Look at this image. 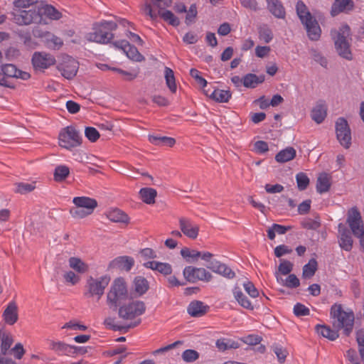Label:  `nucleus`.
<instances>
[{
  "label": "nucleus",
  "mask_w": 364,
  "mask_h": 364,
  "mask_svg": "<svg viewBox=\"0 0 364 364\" xmlns=\"http://www.w3.org/2000/svg\"><path fill=\"white\" fill-rule=\"evenodd\" d=\"M73 203L75 206L82 208L90 213H92L97 207V201L95 199L85 196L75 197Z\"/></svg>",
  "instance_id": "obj_20"
},
{
  "label": "nucleus",
  "mask_w": 364,
  "mask_h": 364,
  "mask_svg": "<svg viewBox=\"0 0 364 364\" xmlns=\"http://www.w3.org/2000/svg\"><path fill=\"white\" fill-rule=\"evenodd\" d=\"M326 107L323 104H318L311 111V118L316 123H321L326 117Z\"/></svg>",
  "instance_id": "obj_34"
},
{
  "label": "nucleus",
  "mask_w": 364,
  "mask_h": 364,
  "mask_svg": "<svg viewBox=\"0 0 364 364\" xmlns=\"http://www.w3.org/2000/svg\"><path fill=\"white\" fill-rule=\"evenodd\" d=\"M14 21L18 25H29L41 21V11L36 9L22 10L21 8L13 13Z\"/></svg>",
  "instance_id": "obj_10"
},
{
  "label": "nucleus",
  "mask_w": 364,
  "mask_h": 364,
  "mask_svg": "<svg viewBox=\"0 0 364 364\" xmlns=\"http://www.w3.org/2000/svg\"><path fill=\"white\" fill-rule=\"evenodd\" d=\"M296 151L294 148L289 146L281 150L276 156L275 160L279 163H285L294 159L296 156Z\"/></svg>",
  "instance_id": "obj_32"
},
{
  "label": "nucleus",
  "mask_w": 364,
  "mask_h": 364,
  "mask_svg": "<svg viewBox=\"0 0 364 364\" xmlns=\"http://www.w3.org/2000/svg\"><path fill=\"white\" fill-rule=\"evenodd\" d=\"M292 269L293 264L287 260L282 261L278 267L279 272L283 275L289 274L292 271Z\"/></svg>",
  "instance_id": "obj_61"
},
{
  "label": "nucleus",
  "mask_w": 364,
  "mask_h": 364,
  "mask_svg": "<svg viewBox=\"0 0 364 364\" xmlns=\"http://www.w3.org/2000/svg\"><path fill=\"white\" fill-rule=\"evenodd\" d=\"M346 357L352 364H360V360L358 356L357 352L355 349H349L346 351Z\"/></svg>",
  "instance_id": "obj_64"
},
{
  "label": "nucleus",
  "mask_w": 364,
  "mask_h": 364,
  "mask_svg": "<svg viewBox=\"0 0 364 364\" xmlns=\"http://www.w3.org/2000/svg\"><path fill=\"white\" fill-rule=\"evenodd\" d=\"M335 128L338 141L345 149H348L351 145V132L348 121L344 117L338 118Z\"/></svg>",
  "instance_id": "obj_9"
},
{
  "label": "nucleus",
  "mask_w": 364,
  "mask_h": 364,
  "mask_svg": "<svg viewBox=\"0 0 364 364\" xmlns=\"http://www.w3.org/2000/svg\"><path fill=\"white\" fill-rule=\"evenodd\" d=\"M171 0H152L151 3H149L152 8L156 7L159 11H161L166 7H169L171 5Z\"/></svg>",
  "instance_id": "obj_63"
},
{
  "label": "nucleus",
  "mask_w": 364,
  "mask_h": 364,
  "mask_svg": "<svg viewBox=\"0 0 364 364\" xmlns=\"http://www.w3.org/2000/svg\"><path fill=\"white\" fill-rule=\"evenodd\" d=\"M146 268L156 270L164 275H169L172 272L171 265L166 262H160L156 261H149L144 264Z\"/></svg>",
  "instance_id": "obj_24"
},
{
  "label": "nucleus",
  "mask_w": 364,
  "mask_h": 364,
  "mask_svg": "<svg viewBox=\"0 0 364 364\" xmlns=\"http://www.w3.org/2000/svg\"><path fill=\"white\" fill-rule=\"evenodd\" d=\"M331 186L330 179L326 173H321L317 178L316 191L319 193L327 192Z\"/></svg>",
  "instance_id": "obj_38"
},
{
  "label": "nucleus",
  "mask_w": 364,
  "mask_h": 364,
  "mask_svg": "<svg viewBox=\"0 0 364 364\" xmlns=\"http://www.w3.org/2000/svg\"><path fill=\"white\" fill-rule=\"evenodd\" d=\"M110 278L102 276L99 278L90 277L86 282L85 296L87 297H95L98 301L104 294L105 288L108 286Z\"/></svg>",
  "instance_id": "obj_6"
},
{
  "label": "nucleus",
  "mask_w": 364,
  "mask_h": 364,
  "mask_svg": "<svg viewBox=\"0 0 364 364\" xmlns=\"http://www.w3.org/2000/svg\"><path fill=\"white\" fill-rule=\"evenodd\" d=\"M353 8V1L352 0H335L333 4L331 14L336 16L338 14L352 10Z\"/></svg>",
  "instance_id": "obj_23"
},
{
  "label": "nucleus",
  "mask_w": 364,
  "mask_h": 364,
  "mask_svg": "<svg viewBox=\"0 0 364 364\" xmlns=\"http://www.w3.org/2000/svg\"><path fill=\"white\" fill-rule=\"evenodd\" d=\"M70 214L73 218L82 219L91 215L92 213L86 211V210L82 208L75 206L74 208H70Z\"/></svg>",
  "instance_id": "obj_53"
},
{
  "label": "nucleus",
  "mask_w": 364,
  "mask_h": 364,
  "mask_svg": "<svg viewBox=\"0 0 364 364\" xmlns=\"http://www.w3.org/2000/svg\"><path fill=\"white\" fill-rule=\"evenodd\" d=\"M243 287H244L245 291L252 298H257L259 296V291L252 282L247 281V282H244Z\"/></svg>",
  "instance_id": "obj_60"
},
{
  "label": "nucleus",
  "mask_w": 364,
  "mask_h": 364,
  "mask_svg": "<svg viewBox=\"0 0 364 364\" xmlns=\"http://www.w3.org/2000/svg\"><path fill=\"white\" fill-rule=\"evenodd\" d=\"M347 222L352 232L360 239V245L364 248V226L360 213L356 209H352Z\"/></svg>",
  "instance_id": "obj_11"
},
{
  "label": "nucleus",
  "mask_w": 364,
  "mask_h": 364,
  "mask_svg": "<svg viewBox=\"0 0 364 364\" xmlns=\"http://www.w3.org/2000/svg\"><path fill=\"white\" fill-rule=\"evenodd\" d=\"M272 349L276 354L279 362L283 363L288 355L287 350L279 345L273 346Z\"/></svg>",
  "instance_id": "obj_58"
},
{
  "label": "nucleus",
  "mask_w": 364,
  "mask_h": 364,
  "mask_svg": "<svg viewBox=\"0 0 364 364\" xmlns=\"http://www.w3.org/2000/svg\"><path fill=\"white\" fill-rule=\"evenodd\" d=\"M216 347L222 351H224L229 348H237L238 345L235 341H231L225 338H220L216 341Z\"/></svg>",
  "instance_id": "obj_49"
},
{
  "label": "nucleus",
  "mask_w": 364,
  "mask_h": 364,
  "mask_svg": "<svg viewBox=\"0 0 364 364\" xmlns=\"http://www.w3.org/2000/svg\"><path fill=\"white\" fill-rule=\"evenodd\" d=\"M144 11L152 20L156 19L157 17L160 16L164 21L168 22L171 26H178L180 23L178 18H177L171 11H156L148 2H146L144 4Z\"/></svg>",
  "instance_id": "obj_14"
},
{
  "label": "nucleus",
  "mask_w": 364,
  "mask_h": 364,
  "mask_svg": "<svg viewBox=\"0 0 364 364\" xmlns=\"http://www.w3.org/2000/svg\"><path fill=\"white\" fill-rule=\"evenodd\" d=\"M134 264V260L132 257L128 256H121L112 260L109 264L110 269H118L129 272Z\"/></svg>",
  "instance_id": "obj_18"
},
{
  "label": "nucleus",
  "mask_w": 364,
  "mask_h": 364,
  "mask_svg": "<svg viewBox=\"0 0 364 364\" xmlns=\"http://www.w3.org/2000/svg\"><path fill=\"white\" fill-rule=\"evenodd\" d=\"M233 296L235 300L237 301L239 305L242 307L249 309L253 310L254 306L252 304L251 301L248 299V298L243 294L242 290L238 287H235L232 290Z\"/></svg>",
  "instance_id": "obj_27"
},
{
  "label": "nucleus",
  "mask_w": 364,
  "mask_h": 364,
  "mask_svg": "<svg viewBox=\"0 0 364 364\" xmlns=\"http://www.w3.org/2000/svg\"><path fill=\"white\" fill-rule=\"evenodd\" d=\"M58 70L66 79H73L78 70V62L74 58L68 56L63 62L58 66Z\"/></svg>",
  "instance_id": "obj_16"
},
{
  "label": "nucleus",
  "mask_w": 364,
  "mask_h": 364,
  "mask_svg": "<svg viewBox=\"0 0 364 364\" xmlns=\"http://www.w3.org/2000/svg\"><path fill=\"white\" fill-rule=\"evenodd\" d=\"M264 81V75H257L255 74L249 73L245 75L242 78V84L245 87L255 88L259 84Z\"/></svg>",
  "instance_id": "obj_29"
},
{
  "label": "nucleus",
  "mask_w": 364,
  "mask_h": 364,
  "mask_svg": "<svg viewBox=\"0 0 364 364\" xmlns=\"http://www.w3.org/2000/svg\"><path fill=\"white\" fill-rule=\"evenodd\" d=\"M299 279L295 274H289L284 282V285L289 288H296L299 286Z\"/></svg>",
  "instance_id": "obj_62"
},
{
  "label": "nucleus",
  "mask_w": 364,
  "mask_h": 364,
  "mask_svg": "<svg viewBox=\"0 0 364 364\" xmlns=\"http://www.w3.org/2000/svg\"><path fill=\"white\" fill-rule=\"evenodd\" d=\"M207 267L228 279H232L235 277V273L229 267L217 260L211 261Z\"/></svg>",
  "instance_id": "obj_19"
},
{
  "label": "nucleus",
  "mask_w": 364,
  "mask_h": 364,
  "mask_svg": "<svg viewBox=\"0 0 364 364\" xmlns=\"http://www.w3.org/2000/svg\"><path fill=\"white\" fill-rule=\"evenodd\" d=\"M69 267L75 270L77 274H85L88 272L89 266L80 258L71 257L68 259Z\"/></svg>",
  "instance_id": "obj_28"
},
{
  "label": "nucleus",
  "mask_w": 364,
  "mask_h": 364,
  "mask_svg": "<svg viewBox=\"0 0 364 364\" xmlns=\"http://www.w3.org/2000/svg\"><path fill=\"white\" fill-rule=\"evenodd\" d=\"M70 174V169L67 166H58L54 171V180L57 182L63 181Z\"/></svg>",
  "instance_id": "obj_43"
},
{
  "label": "nucleus",
  "mask_w": 364,
  "mask_h": 364,
  "mask_svg": "<svg viewBox=\"0 0 364 364\" xmlns=\"http://www.w3.org/2000/svg\"><path fill=\"white\" fill-rule=\"evenodd\" d=\"M356 341L358 345V351L362 361L364 363V330L360 329L356 332Z\"/></svg>",
  "instance_id": "obj_52"
},
{
  "label": "nucleus",
  "mask_w": 364,
  "mask_h": 364,
  "mask_svg": "<svg viewBox=\"0 0 364 364\" xmlns=\"http://www.w3.org/2000/svg\"><path fill=\"white\" fill-rule=\"evenodd\" d=\"M43 43L53 50H59L63 45V40L52 33H49Z\"/></svg>",
  "instance_id": "obj_37"
},
{
  "label": "nucleus",
  "mask_w": 364,
  "mask_h": 364,
  "mask_svg": "<svg viewBox=\"0 0 364 364\" xmlns=\"http://www.w3.org/2000/svg\"><path fill=\"white\" fill-rule=\"evenodd\" d=\"M335 48L340 56L347 60L352 59L350 50V28L348 25L342 26L338 31H332Z\"/></svg>",
  "instance_id": "obj_3"
},
{
  "label": "nucleus",
  "mask_w": 364,
  "mask_h": 364,
  "mask_svg": "<svg viewBox=\"0 0 364 364\" xmlns=\"http://www.w3.org/2000/svg\"><path fill=\"white\" fill-rule=\"evenodd\" d=\"M204 93L217 102H228L232 95L229 90L220 89L214 90L210 94H209L208 90H204Z\"/></svg>",
  "instance_id": "obj_26"
},
{
  "label": "nucleus",
  "mask_w": 364,
  "mask_h": 364,
  "mask_svg": "<svg viewBox=\"0 0 364 364\" xmlns=\"http://www.w3.org/2000/svg\"><path fill=\"white\" fill-rule=\"evenodd\" d=\"M331 315L333 318H336L334 326L338 328H343L345 335L349 336L354 324L353 313L344 311L341 304H335L331 306Z\"/></svg>",
  "instance_id": "obj_5"
},
{
  "label": "nucleus",
  "mask_w": 364,
  "mask_h": 364,
  "mask_svg": "<svg viewBox=\"0 0 364 364\" xmlns=\"http://www.w3.org/2000/svg\"><path fill=\"white\" fill-rule=\"evenodd\" d=\"M199 358V353L192 349H188L182 353V358L186 363H191Z\"/></svg>",
  "instance_id": "obj_57"
},
{
  "label": "nucleus",
  "mask_w": 364,
  "mask_h": 364,
  "mask_svg": "<svg viewBox=\"0 0 364 364\" xmlns=\"http://www.w3.org/2000/svg\"><path fill=\"white\" fill-rule=\"evenodd\" d=\"M16 186V192L21 194L30 193L36 188L34 183H18Z\"/></svg>",
  "instance_id": "obj_56"
},
{
  "label": "nucleus",
  "mask_w": 364,
  "mask_h": 364,
  "mask_svg": "<svg viewBox=\"0 0 364 364\" xmlns=\"http://www.w3.org/2000/svg\"><path fill=\"white\" fill-rule=\"evenodd\" d=\"M269 11L278 18L285 17V9L279 0H267Z\"/></svg>",
  "instance_id": "obj_30"
},
{
  "label": "nucleus",
  "mask_w": 364,
  "mask_h": 364,
  "mask_svg": "<svg viewBox=\"0 0 364 364\" xmlns=\"http://www.w3.org/2000/svg\"><path fill=\"white\" fill-rule=\"evenodd\" d=\"M296 11L301 23L304 26L307 35L311 41H317L321 36V28L316 19L312 16L302 1H298Z\"/></svg>",
  "instance_id": "obj_2"
},
{
  "label": "nucleus",
  "mask_w": 364,
  "mask_h": 364,
  "mask_svg": "<svg viewBox=\"0 0 364 364\" xmlns=\"http://www.w3.org/2000/svg\"><path fill=\"white\" fill-rule=\"evenodd\" d=\"M183 274L185 279L191 283H196L198 281L208 282L213 277L212 274L205 269L192 266L185 267Z\"/></svg>",
  "instance_id": "obj_12"
},
{
  "label": "nucleus",
  "mask_w": 364,
  "mask_h": 364,
  "mask_svg": "<svg viewBox=\"0 0 364 364\" xmlns=\"http://www.w3.org/2000/svg\"><path fill=\"white\" fill-rule=\"evenodd\" d=\"M3 318L9 325H14L18 321V306L15 301L9 303L3 313Z\"/></svg>",
  "instance_id": "obj_21"
},
{
  "label": "nucleus",
  "mask_w": 364,
  "mask_h": 364,
  "mask_svg": "<svg viewBox=\"0 0 364 364\" xmlns=\"http://www.w3.org/2000/svg\"><path fill=\"white\" fill-rule=\"evenodd\" d=\"M16 33L27 48L35 49L38 46V43L32 38L31 33L27 29H18Z\"/></svg>",
  "instance_id": "obj_25"
},
{
  "label": "nucleus",
  "mask_w": 364,
  "mask_h": 364,
  "mask_svg": "<svg viewBox=\"0 0 364 364\" xmlns=\"http://www.w3.org/2000/svg\"><path fill=\"white\" fill-rule=\"evenodd\" d=\"M1 70L8 77H16L18 68L13 64H4L1 65Z\"/></svg>",
  "instance_id": "obj_55"
},
{
  "label": "nucleus",
  "mask_w": 364,
  "mask_h": 364,
  "mask_svg": "<svg viewBox=\"0 0 364 364\" xmlns=\"http://www.w3.org/2000/svg\"><path fill=\"white\" fill-rule=\"evenodd\" d=\"M258 32L259 38L266 43H269L273 38L272 30L266 25L260 26Z\"/></svg>",
  "instance_id": "obj_48"
},
{
  "label": "nucleus",
  "mask_w": 364,
  "mask_h": 364,
  "mask_svg": "<svg viewBox=\"0 0 364 364\" xmlns=\"http://www.w3.org/2000/svg\"><path fill=\"white\" fill-rule=\"evenodd\" d=\"M32 65L36 70H43L55 63V57L46 52H35L31 59Z\"/></svg>",
  "instance_id": "obj_13"
},
{
  "label": "nucleus",
  "mask_w": 364,
  "mask_h": 364,
  "mask_svg": "<svg viewBox=\"0 0 364 364\" xmlns=\"http://www.w3.org/2000/svg\"><path fill=\"white\" fill-rule=\"evenodd\" d=\"M128 298V291L125 281L122 278L114 279L107 294V302L111 309L117 307Z\"/></svg>",
  "instance_id": "obj_4"
},
{
  "label": "nucleus",
  "mask_w": 364,
  "mask_h": 364,
  "mask_svg": "<svg viewBox=\"0 0 364 364\" xmlns=\"http://www.w3.org/2000/svg\"><path fill=\"white\" fill-rule=\"evenodd\" d=\"M135 291L139 294H145L149 289V282L143 277H136L134 280Z\"/></svg>",
  "instance_id": "obj_42"
},
{
  "label": "nucleus",
  "mask_w": 364,
  "mask_h": 364,
  "mask_svg": "<svg viewBox=\"0 0 364 364\" xmlns=\"http://www.w3.org/2000/svg\"><path fill=\"white\" fill-rule=\"evenodd\" d=\"M139 195L144 203L154 204L155 203L157 192L152 188H143L139 191Z\"/></svg>",
  "instance_id": "obj_35"
},
{
  "label": "nucleus",
  "mask_w": 364,
  "mask_h": 364,
  "mask_svg": "<svg viewBox=\"0 0 364 364\" xmlns=\"http://www.w3.org/2000/svg\"><path fill=\"white\" fill-rule=\"evenodd\" d=\"M164 77L166 80V84L168 89L170 90V91L173 93H175L177 90V86L176 84L173 71L171 68L165 67Z\"/></svg>",
  "instance_id": "obj_40"
},
{
  "label": "nucleus",
  "mask_w": 364,
  "mask_h": 364,
  "mask_svg": "<svg viewBox=\"0 0 364 364\" xmlns=\"http://www.w3.org/2000/svg\"><path fill=\"white\" fill-rule=\"evenodd\" d=\"M50 348L59 355H69L73 350V346H70L61 341H50Z\"/></svg>",
  "instance_id": "obj_31"
},
{
  "label": "nucleus",
  "mask_w": 364,
  "mask_h": 364,
  "mask_svg": "<svg viewBox=\"0 0 364 364\" xmlns=\"http://www.w3.org/2000/svg\"><path fill=\"white\" fill-rule=\"evenodd\" d=\"M140 322H141V321L139 320L137 322H134V323H131V324L128 325L127 326L124 327V326L115 325L114 324V318H112V317H108V318H105L104 323L107 327H108L114 331H121L124 328L128 329L130 328L136 327V326H138L140 323Z\"/></svg>",
  "instance_id": "obj_44"
},
{
  "label": "nucleus",
  "mask_w": 364,
  "mask_h": 364,
  "mask_svg": "<svg viewBox=\"0 0 364 364\" xmlns=\"http://www.w3.org/2000/svg\"><path fill=\"white\" fill-rule=\"evenodd\" d=\"M38 11H41V16L43 14L54 20H58L61 18V14L51 5H45L38 9Z\"/></svg>",
  "instance_id": "obj_41"
},
{
  "label": "nucleus",
  "mask_w": 364,
  "mask_h": 364,
  "mask_svg": "<svg viewBox=\"0 0 364 364\" xmlns=\"http://www.w3.org/2000/svg\"><path fill=\"white\" fill-rule=\"evenodd\" d=\"M13 343V339L11 336L4 334L1 337V352L2 356H5L9 352V349Z\"/></svg>",
  "instance_id": "obj_46"
},
{
  "label": "nucleus",
  "mask_w": 364,
  "mask_h": 364,
  "mask_svg": "<svg viewBox=\"0 0 364 364\" xmlns=\"http://www.w3.org/2000/svg\"><path fill=\"white\" fill-rule=\"evenodd\" d=\"M179 228L187 237L195 240L198 236L199 225L194 223L191 219L181 217L178 219Z\"/></svg>",
  "instance_id": "obj_15"
},
{
  "label": "nucleus",
  "mask_w": 364,
  "mask_h": 364,
  "mask_svg": "<svg viewBox=\"0 0 364 364\" xmlns=\"http://www.w3.org/2000/svg\"><path fill=\"white\" fill-rule=\"evenodd\" d=\"M149 140L151 143L156 146L164 145L173 147L176 144V139L169 136L149 135Z\"/></svg>",
  "instance_id": "obj_33"
},
{
  "label": "nucleus",
  "mask_w": 364,
  "mask_h": 364,
  "mask_svg": "<svg viewBox=\"0 0 364 364\" xmlns=\"http://www.w3.org/2000/svg\"><path fill=\"white\" fill-rule=\"evenodd\" d=\"M63 279L66 283L75 285L80 281V277L75 272L69 270L64 273Z\"/></svg>",
  "instance_id": "obj_54"
},
{
  "label": "nucleus",
  "mask_w": 364,
  "mask_h": 364,
  "mask_svg": "<svg viewBox=\"0 0 364 364\" xmlns=\"http://www.w3.org/2000/svg\"><path fill=\"white\" fill-rule=\"evenodd\" d=\"M316 331L318 334L331 341H335L338 337V331L332 330L327 326L316 325Z\"/></svg>",
  "instance_id": "obj_36"
},
{
  "label": "nucleus",
  "mask_w": 364,
  "mask_h": 364,
  "mask_svg": "<svg viewBox=\"0 0 364 364\" xmlns=\"http://www.w3.org/2000/svg\"><path fill=\"white\" fill-rule=\"evenodd\" d=\"M209 306L205 305L203 302L200 301H193L190 303L187 308V311L193 317H200L205 315Z\"/></svg>",
  "instance_id": "obj_22"
},
{
  "label": "nucleus",
  "mask_w": 364,
  "mask_h": 364,
  "mask_svg": "<svg viewBox=\"0 0 364 364\" xmlns=\"http://www.w3.org/2000/svg\"><path fill=\"white\" fill-rule=\"evenodd\" d=\"M59 145L66 149L71 150L82 144L80 132L73 126L63 128L58 136Z\"/></svg>",
  "instance_id": "obj_7"
},
{
  "label": "nucleus",
  "mask_w": 364,
  "mask_h": 364,
  "mask_svg": "<svg viewBox=\"0 0 364 364\" xmlns=\"http://www.w3.org/2000/svg\"><path fill=\"white\" fill-rule=\"evenodd\" d=\"M317 269V262L315 259L309 260V263L303 267V277L304 278H311L313 277Z\"/></svg>",
  "instance_id": "obj_45"
},
{
  "label": "nucleus",
  "mask_w": 364,
  "mask_h": 364,
  "mask_svg": "<svg viewBox=\"0 0 364 364\" xmlns=\"http://www.w3.org/2000/svg\"><path fill=\"white\" fill-rule=\"evenodd\" d=\"M296 180L299 191H304L309 184V178L307 175L303 172L296 174Z\"/></svg>",
  "instance_id": "obj_50"
},
{
  "label": "nucleus",
  "mask_w": 364,
  "mask_h": 364,
  "mask_svg": "<svg viewBox=\"0 0 364 364\" xmlns=\"http://www.w3.org/2000/svg\"><path fill=\"white\" fill-rule=\"evenodd\" d=\"M146 310V305L141 301H133L119 308V318L124 320H132L142 315Z\"/></svg>",
  "instance_id": "obj_8"
},
{
  "label": "nucleus",
  "mask_w": 364,
  "mask_h": 364,
  "mask_svg": "<svg viewBox=\"0 0 364 364\" xmlns=\"http://www.w3.org/2000/svg\"><path fill=\"white\" fill-rule=\"evenodd\" d=\"M107 218L114 223H127L129 222V217L123 211L119 209H114L107 213Z\"/></svg>",
  "instance_id": "obj_39"
},
{
  "label": "nucleus",
  "mask_w": 364,
  "mask_h": 364,
  "mask_svg": "<svg viewBox=\"0 0 364 364\" xmlns=\"http://www.w3.org/2000/svg\"><path fill=\"white\" fill-rule=\"evenodd\" d=\"M117 28L116 22L103 20L93 23L92 31L86 33L85 38L89 42L107 44L114 38L112 32Z\"/></svg>",
  "instance_id": "obj_1"
},
{
  "label": "nucleus",
  "mask_w": 364,
  "mask_h": 364,
  "mask_svg": "<svg viewBox=\"0 0 364 364\" xmlns=\"http://www.w3.org/2000/svg\"><path fill=\"white\" fill-rule=\"evenodd\" d=\"M85 135L91 142H95L100 136L99 132L95 128L91 127L85 128Z\"/></svg>",
  "instance_id": "obj_59"
},
{
  "label": "nucleus",
  "mask_w": 364,
  "mask_h": 364,
  "mask_svg": "<svg viewBox=\"0 0 364 364\" xmlns=\"http://www.w3.org/2000/svg\"><path fill=\"white\" fill-rule=\"evenodd\" d=\"M338 242L341 248L346 251H350L353 247L351 232L342 224L338 225Z\"/></svg>",
  "instance_id": "obj_17"
},
{
  "label": "nucleus",
  "mask_w": 364,
  "mask_h": 364,
  "mask_svg": "<svg viewBox=\"0 0 364 364\" xmlns=\"http://www.w3.org/2000/svg\"><path fill=\"white\" fill-rule=\"evenodd\" d=\"M127 57L134 61L141 62L144 60V56L139 52L137 48L129 44L125 51Z\"/></svg>",
  "instance_id": "obj_47"
},
{
  "label": "nucleus",
  "mask_w": 364,
  "mask_h": 364,
  "mask_svg": "<svg viewBox=\"0 0 364 364\" xmlns=\"http://www.w3.org/2000/svg\"><path fill=\"white\" fill-rule=\"evenodd\" d=\"M301 225L308 230H317L321 226L320 218L318 216H316L315 219L306 218L301 223Z\"/></svg>",
  "instance_id": "obj_51"
}]
</instances>
